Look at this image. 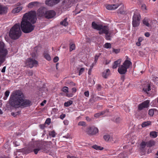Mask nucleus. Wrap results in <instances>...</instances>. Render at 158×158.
<instances>
[{"label":"nucleus","instance_id":"1","mask_svg":"<svg viewBox=\"0 0 158 158\" xmlns=\"http://www.w3.org/2000/svg\"><path fill=\"white\" fill-rule=\"evenodd\" d=\"M36 20L35 11H31L25 13L21 23V27L22 31L26 33L32 31L35 27L33 24L35 23Z\"/></svg>","mask_w":158,"mask_h":158},{"label":"nucleus","instance_id":"2","mask_svg":"<svg viewBox=\"0 0 158 158\" xmlns=\"http://www.w3.org/2000/svg\"><path fill=\"white\" fill-rule=\"evenodd\" d=\"M9 101L10 105L15 108L27 107L31 104L30 101L24 99L23 94L19 90H15L11 93Z\"/></svg>","mask_w":158,"mask_h":158},{"label":"nucleus","instance_id":"3","mask_svg":"<svg viewBox=\"0 0 158 158\" xmlns=\"http://www.w3.org/2000/svg\"><path fill=\"white\" fill-rule=\"evenodd\" d=\"M21 33L19 23H16L10 29L9 36L12 39L16 40L20 37Z\"/></svg>","mask_w":158,"mask_h":158},{"label":"nucleus","instance_id":"4","mask_svg":"<svg viewBox=\"0 0 158 158\" xmlns=\"http://www.w3.org/2000/svg\"><path fill=\"white\" fill-rule=\"evenodd\" d=\"M8 51L5 47L3 43H0V66L6 60V58L8 57Z\"/></svg>","mask_w":158,"mask_h":158},{"label":"nucleus","instance_id":"5","mask_svg":"<svg viewBox=\"0 0 158 158\" xmlns=\"http://www.w3.org/2000/svg\"><path fill=\"white\" fill-rule=\"evenodd\" d=\"M92 26L94 29L99 31V34H102L103 33L106 34L109 31V28L108 26H103L101 25L98 24L95 22L92 23Z\"/></svg>","mask_w":158,"mask_h":158},{"label":"nucleus","instance_id":"6","mask_svg":"<svg viewBox=\"0 0 158 158\" xmlns=\"http://www.w3.org/2000/svg\"><path fill=\"white\" fill-rule=\"evenodd\" d=\"M140 19V15L139 11L136 10L135 11L133 17L132 24L133 27H135L139 26Z\"/></svg>","mask_w":158,"mask_h":158},{"label":"nucleus","instance_id":"7","mask_svg":"<svg viewBox=\"0 0 158 158\" xmlns=\"http://www.w3.org/2000/svg\"><path fill=\"white\" fill-rule=\"evenodd\" d=\"M25 64L26 66L30 68H32L34 67H36L38 65V61L31 58L27 59L26 60Z\"/></svg>","mask_w":158,"mask_h":158},{"label":"nucleus","instance_id":"8","mask_svg":"<svg viewBox=\"0 0 158 158\" xmlns=\"http://www.w3.org/2000/svg\"><path fill=\"white\" fill-rule=\"evenodd\" d=\"M150 101L146 100L140 104L138 106V109L139 110H142L144 108H147L149 106Z\"/></svg>","mask_w":158,"mask_h":158},{"label":"nucleus","instance_id":"9","mask_svg":"<svg viewBox=\"0 0 158 158\" xmlns=\"http://www.w3.org/2000/svg\"><path fill=\"white\" fill-rule=\"evenodd\" d=\"M98 131V129L95 127H89L86 131V132L88 134L92 135L96 134Z\"/></svg>","mask_w":158,"mask_h":158},{"label":"nucleus","instance_id":"10","mask_svg":"<svg viewBox=\"0 0 158 158\" xmlns=\"http://www.w3.org/2000/svg\"><path fill=\"white\" fill-rule=\"evenodd\" d=\"M151 87L149 84H148L143 88V90L146 93L148 96L152 97L154 95L152 92L151 91Z\"/></svg>","mask_w":158,"mask_h":158},{"label":"nucleus","instance_id":"11","mask_svg":"<svg viewBox=\"0 0 158 158\" xmlns=\"http://www.w3.org/2000/svg\"><path fill=\"white\" fill-rule=\"evenodd\" d=\"M46 12V10L45 8H39L38 10L37 13V15L38 16V18H41L44 17H45Z\"/></svg>","mask_w":158,"mask_h":158},{"label":"nucleus","instance_id":"12","mask_svg":"<svg viewBox=\"0 0 158 158\" xmlns=\"http://www.w3.org/2000/svg\"><path fill=\"white\" fill-rule=\"evenodd\" d=\"M60 0H46L45 4L49 6H52L58 3Z\"/></svg>","mask_w":158,"mask_h":158},{"label":"nucleus","instance_id":"13","mask_svg":"<svg viewBox=\"0 0 158 158\" xmlns=\"http://www.w3.org/2000/svg\"><path fill=\"white\" fill-rule=\"evenodd\" d=\"M56 13L53 10L46 11L45 13V17L47 19H50L53 18L55 15Z\"/></svg>","mask_w":158,"mask_h":158},{"label":"nucleus","instance_id":"14","mask_svg":"<svg viewBox=\"0 0 158 158\" xmlns=\"http://www.w3.org/2000/svg\"><path fill=\"white\" fill-rule=\"evenodd\" d=\"M118 71L120 74H124L127 72V69L123 65H121L118 68Z\"/></svg>","mask_w":158,"mask_h":158},{"label":"nucleus","instance_id":"15","mask_svg":"<svg viewBox=\"0 0 158 158\" xmlns=\"http://www.w3.org/2000/svg\"><path fill=\"white\" fill-rule=\"evenodd\" d=\"M119 6L118 4H111L107 5L106 6V8L110 10H114L117 9Z\"/></svg>","mask_w":158,"mask_h":158},{"label":"nucleus","instance_id":"16","mask_svg":"<svg viewBox=\"0 0 158 158\" xmlns=\"http://www.w3.org/2000/svg\"><path fill=\"white\" fill-rule=\"evenodd\" d=\"M76 0H65L64 1V4L67 6V7L69 8L72 4L74 3Z\"/></svg>","mask_w":158,"mask_h":158},{"label":"nucleus","instance_id":"17","mask_svg":"<svg viewBox=\"0 0 158 158\" xmlns=\"http://www.w3.org/2000/svg\"><path fill=\"white\" fill-rule=\"evenodd\" d=\"M122 65L124 66L127 69L129 68L130 66L132 65V63L129 60H125Z\"/></svg>","mask_w":158,"mask_h":158},{"label":"nucleus","instance_id":"18","mask_svg":"<svg viewBox=\"0 0 158 158\" xmlns=\"http://www.w3.org/2000/svg\"><path fill=\"white\" fill-rule=\"evenodd\" d=\"M7 12V8L2 5H0V15L6 14Z\"/></svg>","mask_w":158,"mask_h":158},{"label":"nucleus","instance_id":"19","mask_svg":"<svg viewBox=\"0 0 158 158\" xmlns=\"http://www.w3.org/2000/svg\"><path fill=\"white\" fill-rule=\"evenodd\" d=\"M125 7L123 6H121L118 10V14H120L121 15L126 14V11L125 10Z\"/></svg>","mask_w":158,"mask_h":158},{"label":"nucleus","instance_id":"20","mask_svg":"<svg viewBox=\"0 0 158 158\" xmlns=\"http://www.w3.org/2000/svg\"><path fill=\"white\" fill-rule=\"evenodd\" d=\"M121 59H118L116 61H114L112 66V68L113 69H116L118 66L121 63Z\"/></svg>","mask_w":158,"mask_h":158},{"label":"nucleus","instance_id":"21","mask_svg":"<svg viewBox=\"0 0 158 158\" xmlns=\"http://www.w3.org/2000/svg\"><path fill=\"white\" fill-rule=\"evenodd\" d=\"M110 72V71L109 69H106L102 73V77L104 78H107L109 75Z\"/></svg>","mask_w":158,"mask_h":158},{"label":"nucleus","instance_id":"22","mask_svg":"<svg viewBox=\"0 0 158 158\" xmlns=\"http://www.w3.org/2000/svg\"><path fill=\"white\" fill-rule=\"evenodd\" d=\"M103 138L106 141H111L113 140L112 137L109 135H105Z\"/></svg>","mask_w":158,"mask_h":158},{"label":"nucleus","instance_id":"23","mask_svg":"<svg viewBox=\"0 0 158 158\" xmlns=\"http://www.w3.org/2000/svg\"><path fill=\"white\" fill-rule=\"evenodd\" d=\"M155 142L153 140H150L147 142V147H151L155 144Z\"/></svg>","mask_w":158,"mask_h":158},{"label":"nucleus","instance_id":"24","mask_svg":"<svg viewBox=\"0 0 158 158\" xmlns=\"http://www.w3.org/2000/svg\"><path fill=\"white\" fill-rule=\"evenodd\" d=\"M38 3V2H31L28 4V7L29 8H32Z\"/></svg>","mask_w":158,"mask_h":158},{"label":"nucleus","instance_id":"25","mask_svg":"<svg viewBox=\"0 0 158 158\" xmlns=\"http://www.w3.org/2000/svg\"><path fill=\"white\" fill-rule=\"evenodd\" d=\"M22 8L21 7L19 6L15 8L12 10V12L14 13H17L19 12L22 10Z\"/></svg>","mask_w":158,"mask_h":158},{"label":"nucleus","instance_id":"26","mask_svg":"<svg viewBox=\"0 0 158 158\" xmlns=\"http://www.w3.org/2000/svg\"><path fill=\"white\" fill-rule=\"evenodd\" d=\"M67 18H65L60 22V24L64 26H67L68 24V23L67 22Z\"/></svg>","mask_w":158,"mask_h":158},{"label":"nucleus","instance_id":"27","mask_svg":"<svg viewBox=\"0 0 158 158\" xmlns=\"http://www.w3.org/2000/svg\"><path fill=\"white\" fill-rule=\"evenodd\" d=\"M150 135L152 137L155 138L157 136V132L155 131H151L150 132Z\"/></svg>","mask_w":158,"mask_h":158},{"label":"nucleus","instance_id":"28","mask_svg":"<svg viewBox=\"0 0 158 158\" xmlns=\"http://www.w3.org/2000/svg\"><path fill=\"white\" fill-rule=\"evenodd\" d=\"M42 149H43L42 147L41 146H40L38 147L37 148L34 149L33 152L35 154H37L39 151Z\"/></svg>","mask_w":158,"mask_h":158},{"label":"nucleus","instance_id":"29","mask_svg":"<svg viewBox=\"0 0 158 158\" xmlns=\"http://www.w3.org/2000/svg\"><path fill=\"white\" fill-rule=\"evenodd\" d=\"M44 55L45 58L48 61L51 60V57L49 54L46 52H45L44 53Z\"/></svg>","mask_w":158,"mask_h":158},{"label":"nucleus","instance_id":"30","mask_svg":"<svg viewBox=\"0 0 158 158\" xmlns=\"http://www.w3.org/2000/svg\"><path fill=\"white\" fill-rule=\"evenodd\" d=\"M143 24L148 27H150V24L148 23V19L147 18H145L143 21Z\"/></svg>","mask_w":158,"mask_h":158},{"label":"nucleus","instance_id":"31","mask_svg":"<svg viewBox=\"0 0 158 158\" xmlns=\"http://www.w3.org/2000/svg\"><path fill=\"white\" fill-rule=\"evenodd\" d=\"M10 94V91L9 90H6L4 96L3 98V99L4 100L7 99L8 97L9 96Z\"/></svg>","mask_w":158,"mask_h":158},{"label":"nucleus","instance_id":"32","mask_svg":"<svg viewBox=\"0 0 158 158\" xmlns=\"http://www.w3.org/2000/svg\"><path fill=\"white\" fill-rule=\"evenodd\" d=\"M92 148L97 150H102L103 149V148L102 147L100 146H98L97 145H94L92 146Z\"/></svg>","mask_w":158,"mask_h":158},{"label":"nucleus","instance_id":"33","mask_svg":"<svg viewBox=\"0 0 158 158\" xmlns=\"http://www.w3.org/2000/svg\"><path fill=\"white\" fill-rule=\"evenodd\" d=\"M155 109H150L148 111V114L151 116H152L154 113V110L156 111Z\"/></svg>","mask_w":158,"mask_h":158},{"label":"nucleus","instance_id":"34","mask_svg":"<svg viewBox=\"0 0 158 158\" xmlns=\"http://www.w3.org/2000/svg\"><path fill=\"white\" fill-rule=\"evenodd\" d=\"M105 113V111H103L101 112L95 114H94V116L95 117H96V118H98L100 116H101V115L104 114Z\"/></svg>","mask_w":158,"mask_h":158},{"label":"nucleus","instance_id":"35","mask_svg":"<svg viewBox=\"0 0 158 158\" xmlns=\"http://www.w3.org/2000/svg\"><path fill=\"white\" fill-rule=\"evenodd\" d=\"M106 39L107 40H111V33L109 32V31L105 34Z\"/></svg>","mask_w":158,"mask_h":158},{"label":"nucleus","instance_id":"36","mask_svg":"<svg viewBox=\"0 0 158 158\" xmlns=\"http://www.w3.org/2000/svg\"><path fill=\"white\" fill-rule=\"evenodd\" d=\"M73 103V101L71 100H69L64 103V106L66 107H68Z\"/></svg>","mask_w":158,"mask_h":158},{"label":"nucleus","instance_id":"37","mask_svg":"<svg viewBox=\"0 0 158 158\" xmlns=\"http://www.w3.org/2000/svg\"><path fill=\"white\" fill-rule=\"evenodd\" d=\"M151 124L150 122H145L143 123L142 124V126L143 127H145Z\"/></svg>","mask_w":158,"mask_h":158},{"label":"nucleus","instance_id":"38","mask_svg":"<svg viewBox=\"0 0 158 158\" xmlns=\"http://www.w3.org/2000/svg\"><path fill=\"white\" fill-rule=\"evenodd\" d=\"M75 48V45L74 44L70 43V44L69 51L70 52L72 51Z\"/></svg>","mask_w":158,"mask_h":158},{"label":"nucleus","instance_id":"39","mask_svg":"<svg viewBox=\"0 0 158 158\" xmlns=\"http://www.w3.org/2000/svg\"><path fill=\"white\" fill-rule=\"evenodd\" d=\"M49 135L52 137H54L56 136V133L54 131L49 132Z\"/></svg>","mask_w":158,"mask_h":158},{"label":"nucleus","instance_id":"40","mask_svg":"<svg viewBox=\"0 0 158 158\" xmlns=\"http://www.w3.org/2000/svg\"><path fill=\"white\" fill-rule=\"evenodd\" d=\"M104 47L106 48H111V45L110 43H107L105 44Z\"/></svg>","mask_w":158,"mask_h":158},{"label":"nucleus","instance_id":"41","mask_svg":"<svg viewBox=\"0 0 158 158\" xmlns=\"http://www.w3.org/2000/svg\"><path fill=\"white\" fill-rule=\"evenodd\" d=\"M147 145V142L146 143L144 141H143L140 144V146L141 147V148H144L146 147V146Z\"/></svg>","mask_w":158,"mask_h":158},{"label":"nucleus","instance_id":"42","mask_svg":"<svg viewBox=\"0 0 158 158\" xmlns=\"http://www.w3.org/2000/svg\"><path fill=\"white\" fill-rule=\"evenodd\" d=\"M62 91L65 93H68V88L67 87L64 86L62 88Z\"/></svg>","mask_w":158,"mask_h":158},{"label":"nucleus","instance_id":"43","mask_svg":"<svg viewBox=\"0 0 158 158\" xmlns=\"http://www.w3.org/2000/svg\"><path fill=\"white\" fill-rule=\"evenodd\" d=\"M78 125L83 126H85V123L84 121H80L78 123Z\"/></svg>","mask_w":158,"mask_h":158},{"label":"nucleus","instance_id":"44","mask_svg":"<svg viewBox=\"0 0 158 158\" xmlns=\"http://www.w3.org/2000/svg\"><path fill=\"white\" fill-rule=\"evenodd\" d=\"M26 74L28 76H32L33 75V73L32 71L27 70L26 72Z\"/></svg>","mask_w":158,"mask_h":158},{"label":"nucleus","instance_id":"45","mask_svg":"<svg viewBox=\"0 0 158 158\" xmlns=\"http://www.w3.org/2000/svg\"><path fill=\"white\" fill-rule=\"evenodd\" d=\"M100 55V54H99L98 55H96L94 57V62H95V63L97 62V60H98V57H99Z\"/></svg>","mask_w":158,"mask_h":158},{"label":"nucleus","instance_id":"46","mask_svg":"<svg viewBox=\"0 0 158 158\" xmlns=\"http://www.w3.org/2000/svg\"><path fill=\"white\" fill-rule=\"evenodd\" d=\"M84 70L85 69L84 68H81L79 70V75H80L81 74H82L84 72Z\"/></svg>","mask_w":158,"mask_h":158},{"label":"nucleus","instance_id":"47","mask_svg":"<svg viewBox=\"0 0 158 158\" xmlns=\"http://www.w3.org/2000/svg\"><path fill=\"white\" fill-rule=\"evenodd\" d=\"M45 123L49 125L51 123V119L50 118H47L46 120Z\"/></svg>","mask_w":158,"mask_h":158},{"label":"nucleus","instance_id":"48","mask_svg":"<svg viewBox=\"0 0 158 158\" xmlns=\"http://www.w3.org/2000/svg\"><path fill=\"white\" fill-rule=\"evenodd\" d=\"M84 95L86 97H88L89 96V91H87L85 92L84 93Z\"/></svg>","mask_w":158,"mask_h":158},{"label":"nucleus","instance_id":"49","mask_svg":"<svg viewBox=\"0 0 158 158\" xmlns=\"http://www.w3.org/2000/svg\"><path fill=\"white\" fill-rule=\"evenodd\" d=\"M63 123L65 125H68L69 123V121L68 120L65 119Z\"/></svg>","mask_w":158,"mask_h":158},{"label":"nucleus","instance_id":"50","mask_svg":"<svg viewBox=\"0 0 158 158\" xmlns=\"http://www.w3.org/2000/svg\"><path fill=\"white\" fill-rule=\"evenodd\" d=\"M113 52H114L116 53H118L119 52L120 50L119 49H116L113 48Z\"/></svg>","mask_w":158,"mask_h":158},{"label":"nucleus","instance_id":"51","mask_svg":"<svg viewBox=\"0 0 158 158\" xmlns=\"http://www.w3.org/2000/svg\"><path fill=\"white\" fill-rule=\"evenodd\" d=\"M102 99V98L100 97L97 96L95 98H94V100L95 101H98L101 100Z\"/></svg>","mask_w":158,"mask_h":158},{"label":"nucleus","instance_id":"52","mask_svg":"<svg viewBox=\"0 0 158 158\" xmlns=\"http://www.w3.org/2000/svg\"><path fill=\"white\" fill-rule=\"evenodd\" d=\"M59 60V58L57 56L55 57L53 59V61L54 62H56Z\"/></svg>","mask_w":158,"mask_h":158},{"label":"nucleus","instance_id":"53","mask_svg":"<svg viewBox=\"0 0 158 158\" xmlns=\"http://www.w3.org/2000/svg\"><path fill=\"white\" fill-rule=\"evenodd\" d=\"M65 117V114H62L60 115V118L63 119Z\"/></svg>","mask_w":158,"mask_h":158},{"label":"nucleus","instance_id":"54","mask_svg":"<svg viewBox=\"0 0 158 158\" xmlns=\"http://www.w3.org/2000/svg\"><path fill=\"white\" fill-rule=\"evenodd\" d=\"M120 119L119 118L117 117L115 118V122L117 123H118L120 122Z\"/></svg>","mask_w":158,"mask_h":158},{"label":"nucleus","instance_id":"55","mask_svg":"<svg viewBox=\"0 0 158 158\" xmlns=\"http://www.w3.org/2000/svg\"><path fill=\"white\" fill-rule=\"evenodd\" d=\"M33 149L31 148H28L27 149V152L28 153H30L33 151Z\"/></svg>","mask_w":158,"mask_h":158},{"label":"nucleus","instance_id":"56","mask_svg":"<svg viewBox=\"0 0 158 158\" xmlns=\"http://www.w3.org/2000/svg\"><path fill=\"white\" fill-rule=\"evenodd\" d=\"M101 88L102 87L100 85L98 84L97 85V89H98V90H100L101 89Z\"/></svg>","mask_w":158,"mask_h":158},{"label":"nucleus","instance_id":"57","mask_svg":"<svg viewBox=\"0 0 158 158\" xmlns=\"http://www.w3.org/2000/svg\"><path fill=\"white\" fill-rule=\"evenodd\" d=\"M46 102V100H44L42 102L41 104L40 105L41 106H43L44 105V104H45Z\"/></svg>","mask_w":158,"mask_h":158},{"label":"nucleus","instance_id":"58","mask_svg":"<svg viewBox=\"0 0 158 158\" xmlns=\"http://www.w3.org/2000/svg\"><path fill=\"white\" fill-rule=\"evenodd\" d=\"M40 127L41 129H43L44 128L45 126L44 124H40Z\"/></svg>","mask_w":158,"mask_h":158},{"label":"nucleus","instance_id":"59","mask_svg":"<svg viewBox=\"0 0 158 158\" xmlns=\"http://www.w3.org/2000/svg\"><path fill=\"white\" fill-rule=\"evenodd\" d=\"M6 69V66L4 67H3V68H2V69L1 70V72L2 73H4L5 72Z\"/></svg>","mask_w":158,"mask_h":158},{"label":"nucleus","instance_id":"60","mask_svg":"<svg viewBox=\"0 0 158 158\" xmlns=\"http://www.w3.org/2000/svg\"><path fill=\"white\" fill-rule=\"evenodd\" d=\"M76 89L75 87H73L72 88V92L73 93H75L76 91Z\"/></svg>","mask_w":158,"mask_h":158},{"label":"nucleus","instance_id":"61","mask_svg":"<svg viewBox=\"0 0 158 158\" xmlns=\"http://www.w3.org/2000/svg\"><path fill=\"white\" fill-rule=\"evenodd\" d=\"M145 35L147 37H148L150 36V34L148 32H146L145 33Z\"/></svg>","mask_w":158,"mask_h":158},{"label":"nucleus","instance_id":"62","mask_svg":"<svg viewBox=\"0 0 158 158\" xmlns=\"http://www.w3.org/2000/svg\"><path fill=\"white\" fill-rule=\"evenodd\" d=\"M67 158H78L77 157L74 156H68Z\"/></svg>","mask_w":158,"mask_h":158},{"label":"nucleus","instance_id":"63","mask_svg":"<svg viewBox=\"0 0 158 158\" xmlns=\"http://www.w3.org/2000/svg\"><path fill=\"white\" fill-rule=\"evenodd\" d=\"M143 40V39L142 38L140 37L138 39V42H141L142 40Z\"/></svg>","mask_w":158,"mask_h":158},{"label":"nucleus","instance_id":"64","mask_svg":"<svg viewBox=\"0 0 158 158\" xmlns=\"http://www.w3.org/2000/svg\"><path fill=\"white\" fill-rule=\"evenodd\" d=\"M136 44L137 46H139L141 45L140 42H137L136 43Z\"/></svg>","mask_w":158,"mask_h":158}]
</instances>
